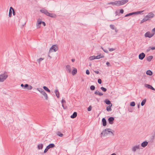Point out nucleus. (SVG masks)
Here are the masks:
<instances>
[{
    "label": "nucleus",
    "instance_id": "obj_5",
    "mask_svg": "<svg viewBox=\"0 0 155 155\" xmlns=\"http://www.w3.org/2000/svg\"><path fill=\"white\" fill-rule=\"evenodd\" d=\"M32 87L31 85H29L28 84H25L24 85V87L23 89H27L28 90H31L32 89Z\"/></svg>",
    "mask_w": 155,
    "mask_h": 155
},
{
    "label": "nucleus",
    "instance_id": "obj_29",
    "mask_svg": "<svg viewBox=\"0 0 155 155\" xmlns=\"http://www.w3.org/2000/svg\"><path fill=\"white\" fill-rule=\"evenodd\" d=\"M148 20V19L145 16L144 17V18L141 21L140 23L142 24L144 22Z\"/></svg>",
    "mask_w": 155,
    "mask_h": 155
},
{
    "label": "nucleus",
    "instance_id": "obj_39",
    "mask_svg": "<svg viewBox=\"0 0 155 155\" xmlns=\"http://www.w3.org/2000/svg\"><path fill=\"white\" fill-rule=\"evenodd\" d=\"M89 59H90V60H92L94 59H95V56H91L89 58Z\"/></svg>",
    "mask_w": 155,
    "mask_h": 155
},
{
    "label": "nucleus",
    "instance_id": "obj_9",
    "mask_svg": "<svg viewBox=\"0 0 155 155\" xmlns=\"http://www.w3.org/2000/svg\"><path fill=\"white\" fill-rule=\"evenodd\" d=\"M145 54L143 52H142L139 55V58L141 60H142L145 57Z\"/></svg>",
    "mask_w": 155,
    "mask_h": 155
},
{
    "label": "nucleus",
    "instance_id": "obj_53",
    "mask_svg": "<svg viewBox=\"0 0 155 155\" xmlns=\"http://www.w3.org/2000/svg\"><path fill=\"white\" fill-rule=\"evenodd\" d=\"M106 64L107 65V66L108 67L111 66V65L110 64V63L109 62H107L106 63Z\"/></svg>",
    "mask_w": 155,
    "mask_h": 155
},
{
    "label": "nucleus",
    "instance_id": "obj_8",
    "mask_svg": "<svg viewBox=\"0 0 155 155\" xmlns=\"http://www.w3.org/2000/svg\"><path fill=\"white\" fill-rule=\"evenodd\" d=\"M140 145L139 144L133 147L132 148V150L133 152H135L137 149H140Z\"/></svg>",
    "mask_w": 155,
    "mask_h": 155
},
{
    "label": "nucleus",
    "instance_id": "obj_18",
    "mask_svg": "<svg viewBox=\"0 0 155 155\" xmlns=\"http://www.w3.org/2000/svg\"><path fill=\"white\" fill-rule=\"evenodd\" d=\"M153 58V56L152 55L149 56L146 58L147 60V61L150 62L151 60Z\"/></svg>",
    "mask_w": 155,
    "mask_h": 155
},
{
    "label": "nucleus",
    "instance_id": "obj_34",
    "mask_svg": "<svg viewBox=\"0 0 155 155\" xmlns=\"http://www.w3.org/2000/svg\"><path fill=\"white\" fill-rule=\"evenodd\" d=\"M37 90L39 91L41 93H42L44 91V90L41 88H37Z\"/></svg>",
    "mask_w": 155,
    "mask_h": 155
},
{
    "label": "nucleus",
    "instance_id": "obj_49",
    "mask_svg": "<svg viewBox=\"0 0 155 155\" xmlns=\"http://www.w3.org/2000/svg\"><path fill=\"white\" fill-rule=\"evenodd\" d=\"M115 15H120V14L117 11H116L115 12Z\"/></svg>",
    "mask_w": 155,
    "mask_h": 155
},
{
    "label": "nucleus",
    "instance_id": "obj_55",
    "mask_svg": "<svg viewBox=\"0 0 155 155\" xmlns=\"http://www.w3.org/2000/svg\"><path fill=\"white\" fill-rule=\"evenodd\" d=\"M151 48V47H149L147 49V52H149V51H150V50H151V49H150V48Z\"/></svg>",
    "mask_w": 155,
    "mask_h": 155
},
{
    "label": "nucleus",
    "instance_id": "obj_13",
    "mask_svg": "<svg viewBox=\"0 0 155 155\" xmlns=\"http://www.w3.org/2000/svg\"><path fill=\"white\" fill-rule=\"evenodd\" d=\"M66 71L68 73H70L71 72V66L70 65H68L66 66Z\"/></svg>",
    "mask_w": 155,
    "mask_h": 155
},
{
    "label": "nucleus",
    "instance_id": "obj_20",
    "mask_svg": "<svg viewBox=\"0 0 155 155\" xmlns=\"http://www.w3.org/2000/svg\"><path fill=\"white\" fill-rule=\"evenodd\" d=\"M77 113L76 112H74L73 113V114L71 116V118L74 119V118H75L77 117Z\"/></svg>",
    "mask_w": 155,
    "mask_h": 155
},
{
    "label": "nucleus",
    "instance_id": "obj_46",
    "mask_svg": "<svg viewBox=\"0 0 155 155\" xmlns=\"http://www.w3.org/2000/svg\"><path fill=\"white\" fill-rule=\"evenodd\" d=\"M45 97V98L46 100H48V95L47 94L45 93V94L43 95Z\"/></svg>",
    "mask_w": 155,
    "mask_h": 155
},
{
    "label": "nucleus",
    "instance_id": "obj_36",
    "mask_svg": "<svg viewBox=\"0 0 155 155\" xmlns=\"http://www.w3.org/2000/svg\"><path fill=\"white\" fill-rule=\"evenodd\" d=\"M101 89L102 90V91L104 92L106 91L107 89L106 88L104 87H101Z\"/></svg>",
    "mask_w": 155,
    "mask_h": 155
},
{
    "label": "nucleus",
    "instance_id": "obj_15",
    "mask_svg": "<svg viewBox=\"0 0 155 155\" xmlns=\"http://www.w3.org/2000/svg\"><path fill=\"white\" fill-rule=\"evenodd\" d=\"M102 125L103 126H105L107 125V121L104 118H103L102 120Z\"/></svg>",
    "mask_w": 155,
    "mask_h": 155
},
{
    "label": "nucleus",
    "instance_id": "obj_60",
    "mask_svg": "<svg viewBox=\"0 0 155 155\" xmlns=\"http://www.w3.org/2000/svg\"><path fill=\"white\" fill-rule=\"evenodd\" d=\"M41 24H42L44 25V26H45L46 25V23L44 21H42Z\"/></svg>",
    "mask_w": 155,
    "mask_h": 155
},
{
    "label": "nucleus",
    "instance_id": "obj_47",
    "mask_svg": "<svg viewBox=\"0 0 155 155\" xmlns=\"http://www.w3.org/2000/svg\"><path fill=\"white\" fill-rule=\"evenodd\" d=\"M92 109V107L91 106H89V107L87 108V110L88 111H90Z\"/></svg>",
    "mask_w": 155,
    "mask_h": 155
},
{
    "label": "nucleus",
    "instance_id": "obj_21",
    "mask_svg": "<svg viewBox=\"0 0 155 155\" xmlns=\"http://www.w3.org/2000/svg\"><path fill=\"white\" fill-rule=\"evenodd\" d=\"M38 24H37V26H38L39 28L41 27V25L42 23V21L40 19H39L38 20Z\"/></svg>",
    "mask_w": 155,
    "mask_h": 155
},
{
    "label": "nucleus",
    "instance_id": "obj_24",
    "mask_svg": "<svg viewBox=\"0 0 155 155\" xmlns=\"http://www.w3.org/2000/svg\"><path fill=\"white\" fill-rule=\"evenodd\" d=\"M117 1H116L114 2H108L107 4V5L112 4L113 5H115L117 6Z\"/></svg>",
    "mask_w": 155,
    "mask_h": 155
},
{
    "label": "nucleus",
    "instance_id": "obj_59",
    "mask_svg": "<svg viewBox=\"0 0 155 155\" xmlns=\"http://www.w3.org/2000/svg\"><path fill=\"white\" fill-rule=\"evenodd\" d=\"M62 106L64 109H66V108L67 107H64V104H62Z\"/></svg>",
    "mask_w": 155,
    "mask_h": 155
},
{
    "label": "nucleus",
    "instance_id": "obj_25",
    "mask_svg": "<svg viewBox=\"0 0 155 155\" xmlns=\"http://www.w3.org/2000/svg\"><path fill=\"white\" fill-rule=\"evenodd\" d=\"M146 74L148 75H151L153 74V72L151 70H148L147 71Z\"/></svg>",
    "mask_w": 155,
    "mask_h": 155
},
{
    "label": "nucleus",
    "instance_id": "obj_22",
    "mask_svg": "<svg viewBox=\"0 0 155 155\" xmlns=\"http://www.w3.org/2000/svg\"><path fill=\"white\" fill-rule=\"evenodd\" d=\"M112 106V104H111V105H109L108 106L106 107V110L108 111H111L112 109L111 108V107Z\"/></svg>",
    "mask_w": 155,
    "mask_h": 155
},
{
    "label": "nucleus",
    "instance_id": "obj_61",
    "mask_svg": "<svg viewBox=\"0 0 155 155\" xmlns=\"http://www.w3.org/2000/svg\"><path fill=\"white\" fill-rule=\"evenodd\" d=\"M152 31L153 32V33H154V34L155 33V28L152 30Z\"/></svg>",
    "mask_w": 155,
    "mask_h": 155
},
{
    "label": "nucleus",
    "instance_id": "obj_40",
    "mask_svg": "<svg viewBox=\"0 0 155 155\" xmlns=\"http://www.w3.org/2000/svg\"><path fill=\"white\" fill-rule=\"evenodd\" d=\"M134 15L133 12L130 13L126 15L124 17H127L129 16L132 15Z\"/></svg>",
    "mask_w": 155,
    "mask_h": 155
},
{
    "label": "nucleus",
    "instance_id": "obj_45",
    "mask_svg": "<svg viewBox=\"0 0 155 155\" xmlns=\"http://www.w3.org/2000/svg\"><path fill=\"white\" fill-rule=\"evenodd\" d=\"M45 97V98L46 100H48V95L47 94L45 93V94L43 95Z\"/></svg>",
    "mask_w": 155,
    "mask_h": 155
},
{
    "label": "nucleus",
    "instance_id": "obj_42",
    "mask_svg": "<svg viewBox=\"0 0 155 155\" xmlns=\"http://www.w3.org/2000/svg\"><path fill=\"white\" fill-rule=\"evenodd\" d=\"M49 149V148L47 146L46 147V148H45V150H44V153H46L48 151V150Z\"/></svg>",
    "mask_w": 155,
    "mask_h": 155
},
{
    "label": "nucleus",
    "instance_id": "obj_26",
    "mask_svg": "<svg viewBox=\"0 0 155 155\" xmlns=\"http://www.w3.org/2000/svg\"><path fill=\"white\" fill-rule=\"evenodd\" d=\"M77 69L76 68H74L72 72V74L73 75H75L77 73Z\"/></svg>",
    "mask_w": 155,
    "mask_h": 155
},
{
    "label": "nucleus",
    "instance_id": "obj_17",
    "mask_svg": "<svg viewBox=\"0 0 155 155\" xmlns=\"http://www.w3.org/2000/svg\"><path fill=\"white\" fill-rule=\"evenodd\" d=\"M94 94H95L98 95L99 96H101L103 95V94L102 93L100 92L99 91L97 90L95 92Z\"/></svg>",
    "mask_w": 155,
    "mask_h": 155
},
{
    "label": "nucleus",
    "instance_id": "obj_35",
    "mask_svg": "<svg viewBox=\"0 0 155 155\" xmlns=\"http://www.w3.org/2000/svg\"><path fill=\"white\" fill-rule=\"evenodd\" d=\"M135 105V102L134 101H132L130 103V105L132 107H134Z\"/></svg>",
    "mask_w": 155,
    "mask_h": 155
},
{
    "label": "nucleus",
    "instance_id": "obj_4",
    "mask_svg": "<svg viewBox=\"0 0 155 155\" xmlns=\"http://www.w3.org/2000/svg\"><path fill=\"white\" fill-rule=\"evenodd\" d=\"M154 35V33H151L150 31H147L144 34V36L146 38H151Z\"/></svg>",
    "mask_w": 155,
    "mask_h": 155
},
{
    "label": "nucleus",
    "instance_id": "obj_63",
    "mask_svg": "<svg viewBox=\"0 0 155 155\" xmlns=\"http://www.w3.org/2000/svg\"><path fill=\"white\" fill-rule=\"evenodd\" d=\"M104 132H103V131L101 133V137H102V136H103V135L104 134Z\"/></svg>",
    "mask_w": 155,
    "mask_h": 155
},
{
    "label": "nucleus",
    "instance_id": "obj_41",
    "mask_svg": "<svg viewBox=\"0 0 155 155\" xmlns=\"http://www.w3.org/2000/svg\"><path fill=\"white\" fill-rule=\"evenodd\" d=\"M110 28L113 30H114L115 28V26L114 25H110Z\"/></svg>",
    "mask_w": 155,
    "mask_h": 155
},
{
    "label": "nucleus",
    "instance_id": "obj_11",
    "mask_svg": "<svg viewBox=\"0 0 155 155\" xmlns=\"http://www.w3.org/2000/svg\"><path fill=\"white\" fill-rule=\"evenodd\" d=\"M40 12L44 14H45V15H46L47 16H48V14L49 12H48V11L45 9H41L40 10Z\"/></svg>",
    "mask_w": 155,
    "mask_h": 155
},
{
    "label": "nucleus",
    "instance_id": "obj_31",
    "mask_svg": "<svg viewBox=\"0 0 155 155\" xmlns=\"http://www.w3.org/2000/svg\"><path fill=\"white\" fill-rule=\"evenodd\" d=\"M43 145L42 144H39L38 146V149H42L43 148Z\"/></svg>",
    "mask_w": 155,
    "mask_h": 155
},
{
    "label": "nucleus",
    "instance_id": "obj_52",
    "mask_svg": "<svg viewBox=\"0 0 155 155\" xmlns=\"http://www.w3.org/2000/svg\"><path fill=\"white\" fill-rule=\"evenodd\" d=\"M86 73L87 75H89L90 74V73L88 70H86Z\"/></svg>",
    "mask_w": 155,
    "mask_h": 155
},
{
    "label": "nucleus",
    "instance_id": "obj_1",
    "mask_svg": "<svg viewBox=\"0 0 155 155\" xmlns=\"http://www.w3.org/2000/svg\"><path fill=\"white\" fill-rule=\"evenodd\" d=\"M8 75L7 72H5L3 74L0 75V82H3L7 78Z\"/></svg>",
    "mask_w": 155,
    "mask_h": 155
},
{
    "label": "nucleus",
    "instance_id": "obj_32",
    "mask_svg": "<svg viewBox=\"0 0 155 155\" xmlns=\"http://www.w3.org/2000/svg\"><path fill=\"white\" fill-rule=\"evenodd\" d=\"M57 134L60 137H62L63 136V135L61 133V132L60 131H58L57 133Z\"/></svg>",
    "mask_w": 155,
    "mask_h": 155
},
{
    "label": "nucleus",
    "instance_id": "obj_12",
    "mask_svg": "<svg viewBox=\"0 0 155 155\" xmlns=\"http://www.w3.org/2000/svg\"><path fill=\"white\" fill-rule=\"evenodd\" d=\"M145 86L149 89H151L153 91H155V89L150 85L145 84Z\"/></svg>",
    "mask_w": 155,
    "mask_h": 155
},
{
    "label": "nucleus",
    "instance_id": "obj_16",
    "mask_svg": "<svg viewBox=\"0 0 155 155\" xmlns=\"http://www.w3.org/2000/svg\"><path fill=\"white\" fill-rule=\"evenodd\" d=\"M148 142L144 141L141 143V146L143 147H144L148 145Z\"/></svg>",
    "mask_w": 155,
    "mask_h": 155
},
{
    "label": "nucleus",
    "instance_id": "obj_48",
    "mask_svg": "<svg viewBox=\"0 0 155 155\" xmlns=\"http://www.w3.org/2000/svg\"><path fill=\"white\" fill-rule=\"evenodd\" d=\"M66 103V101L63 99H62L61 100V103L62 104H65Z\"/></svg>",
    "mask_w": 155,
    "mask_h": 155
},
{
    "label": "nucleus",
    "instance_id": "obj_10",
    "mask_svg": "<svg viewBox=\"0 0 155 155\" xmlns=\"http://www.w3.org/2000/svg\"><path fill=\"white\" fill-rule=\"evenodd\" d=\"M114 118L113 117H110L108 119V121L109 123L110 124H112L114 123Z\"/></svg>",
    "mask_w": 155,
    "mask_h": 155
},
{
    "label": "nucleus",
    "instance_id": "obj_62",
    "mask_svg": "<svg viewBox=\"0 0 155 155\" xmlns=\"http://www.w3.org/2000/svg\"><path fill=\"white\" fill-rule=\"evenodd\" d=\"M151 49V50H153L155 49V47H151V48H150Z\"/></svg>",
    "mask_w": 155,
    "mask_h": 155
},
{
    "label": "nucleus",
    "instance_id": "obj_44",
    "mask_svg": "<svg viewBox=\"0 0 155 155\" xmlns=\"http://www.w3.org/2000/svg\"><path fill=\"white\" fill-rule=\"evenodd\" d=\"M12 15V11L11 10H9L8 16L9 17H11Z\"/></svg>",
    "mask_w": 155,
    "mask_h": 155
},
{
    "label": "nucleus",
    "instance_id": "obj_37",
    "mask_svg": "<svg viewBox=\"0 0 155 155\" xmlns=\"http://www.w3.org/2000/svg\"><path fill=\"white\" fill-rule=\"evenodd\" d=\"M143 12V11H137V12H134L133 13H134V14H139Z\"/></svg>",
    "mask_w": 155,
    "mask_h": 155
},
{
    "label": "nucleus",
    "instance_id": "obj_27",
    "mask_svg": "<svg viewBox=\"0 0 155 155\" xmlns=\"http://www.w3.org/2000/svg\"><path fill=\"white\" fill-rule=\"evenodd\" d=\"M47 146L49 148V149L50 148H53L55 147V146L54 143H50L49 145H48Z\"/></svg>",
    "mask_w": 155,
    "mask_h": 155
},
{
    "label": "nucleus",
    "instance_id": "obj_28",
    "mask_svg": "<svg viewBox=\"0 0 155 155\" xmlns=\"http://www.w3.org/2000/svg\"><path fill=\"white\" fill-rule=\"evenodd\" d=\"M104 57V56L103 55H101V54L98 55L97 56H95V59H99L101 58H103Z\"/></svg>",
    "mask_w": 155,
    "mask_h": 155
},
{
    "label": "nucleus",
    "instance_id": "obj_3",
    "mask_svg": "<svg viewBox=\"0 0 155 155\" xmlns=\"http://www.w3.org/2000/svg\"><path fill=\"white\" fill-rule=\"evenodd\" d=\"M111 129L110 128H106L105 130H103V132H104V134L103 135V136H104L105 135V134H107L109 133H111L113 135H114V134L111 131H110Z\"/></svg>",
    "mask_w": 155,
    "mask_h": 155
},
{
    "label": "nucleus",
    "instance_id": "obj_14",
    "mask_svg": "<svg viewBox=\"0 0 155 155\" xmlns=\"http://www.w3.org/2000/svg\"><path fill=\"white\" fill-rule=\"evenodd\" d=\"M48 16L52 18H55L57 16L56 14L53 13H48Z\"/></svg>",
    "mask_w": 155,
    "mask_h": 155
},
{
    "label": "nucleus",
    "instance_id": "obj_30",
    "mask_svg": "<svg viewBox=\"0 0 155 155\" xmlns=\"http://www.w3.org/2000/svg\"><path fill=\"white\" fill-rule=\"evenodd\" d=\"M43 88L46 91L48 92L49 93L50 92V90L47 87L44 86L43 87Z\"/></svg>",
    "mask_w": 155,
    "mask_h": 155
},
{
    "label": "nucleus",
    "instance_id": "obj_64",
    "mask_svg": "<svg viewBox=\"0 0 155 155\" xmlns=\"http://www.w3.org/2000/svg\"><path fill=\"white\" fill-rule=\"evenodd\" d=\"M114 30H115V31L116 33H117L118 32V30L116 28Z\"/></svg>",
    "mask_w": 155,
    "mask_h": 155
},
{
    "label": "nucleus",
    "instance_id": "obj_43",
    "mask_svg": "<svg viewBox=\"0 0 155 155\" xmlns=\"http://www.w3.org/2000/svg\"><path fill=\"white\" fill-rule=\"evenodd\" d=\"M43 59L44 58H41L38 60V62L39 64H40V62L42 60H43Z\"/></svg>",
    "mask_w": 155,
    "mask_h": 155
},
{
    "label": "nucleus",
    "instance_id": "obj_38",
    "mask_svg": "<svg viewBox=\"0 0 155 155\" xmlns=\"http://www.w3.org/2000/svg\"><path fill=\"white\" fill-rule=\"evenodd\" d=\"M95 87L94 85H91L90 87V89L92 91H94L95 89Z\"/></svg>",
    "mask_w": 155,
    "mask_h": 155
},
{
    "label": "nucleus",
    "instance_id": "obj_7",
    "mask_svg": "<svg viewBox=\"0 0 155 155\" xmlns=\"http://www.w3.org/2000/svg\"><path fill=\"white\" fill-rule=\"evenodd\" d=\"M53 50L54 52H56L58 50V47L57 45H54L50 48V50Z\"/></svg>",
    "mask_w": 155,
    "mask_h": 155
},
{
    "label": "nucleus",
    "instance_id": "obj_2",
    "mask_svg": "<svg viewBox=\"0 0 155 155\" xmlns=\"http://www.w3.org/2000/svg\"><path fill=\"white\" fill-rule=\"evenodd\" d=\"M117 6H119L122 5L128 2V0H122L120 1H117Z\"/></svg>",
    "mask_w": 155,
    "mask_h": 155
},
{
    "label": "nucleus",
    "instance_id": "obj_56",
    "mask_svg": "<svg viewBox=\"0 0 155 155\" xmlns=\"http://www.w3.org/2000/svg\"><path fill=\"white\" fill-rule=\"evenodd\" d=\"M12 13L14 15H15V12L14 9H13L12 11Z\"/></svg>",
    "mask_w": 155,
    "mask_h": 155
},
{
    "label": "nucleus",
    "instance_id": "obj_57",
    "mask_svg": "<svg viewBox=\"0 0 155 155\" xmlns=\"http://www.w3.org/2000/svg\"><path fill=\"white\" fill-rule=\"evenodd\" d=\"M103 51L105 53H108V51L107 49H104Z\"/></svg>",
    "mask_w": 155,
    "mask_h": 155
},
{
    "label": "nucleus",
    "instance_id": "obj_23",
    "mask_svg": "<svg viewBox=\"0 0 155 155\" xmlns=\"http://www.w3.org/2000/svg\"><path fill=\"white\" fill-rule=\"evenodd\" d=\"M54 92L55 93L56 96L57 98H59V93L58 91V90L56 89L54 91Z\"/></svg>",
    "mask_w": 155,
    "mask_h": 155
},
{
    "label": "nucleus",
    "instance_id": "obj_6",
    "mask_svg": "<svg viewBox=\"0 0 155 155\" xmlns=\"http://www.w3.org/2000/svg\"><path fill=\"white\" fill-rule=\"evenodd\" d=\"M154 16V14L152 12L149 13L145 17L147 18L148 19V20L153 18Z\"/></svg>",
    "mask_w": 155,
    "mask_h": 155
},
{
    "label": "nucleus",
    "instance_id": "obj_50",
    "mask_svg": "<svg viewBox=\"0 0 155 155\" xmlns=\"http://www.w3.org/2000/svg\"><path fill=\"white\" fill-rule=\"evenodd\" d=\"M98 82L99 84H101L102 83V81L101 79H99L98 80Z\"/></svg>",
    "mask_w": 155,
    "mask_h": 155
},
{
    "label": "nucleus",
    "instance_id": "obj_54",
    "mask_svg": "<svg viewBox=\"0 0 155 155\" xmlns=\"http://www.w3.org/2000/svg\"><path fill=\"white\" fill-rule=\"evenodd\" d=\"M115 50V49L114 48H109V51H114Z\"/></svg>",
    "mask_w": 155,
    "mask_h": 155
},
{
    "label": "nucleus",
    "instance_id": "obj_58",
    "mask_svg": "<svg viewBox=\"0 0 155 155\" xmlns=\"http://www.w3.org/2000/svg\"><path fill=\"white\" fill-rule=\"evenodd\" d=\"M94 72H95V73H96L97 74H100L99 71H94Z\"/></svg>",
    "mask_w": 155,
    "mask_h": 155
},
{
    "label": "nucleus",
    "instance_id": "obj_19",
    "mask_svg": "<svg viewBox=\"0 0 155 155\" xmlns=\"http://www.w3.org/2000/svg\"><path fill=\"white\" fill-rule=\"evenodd\" d=\"M104 102L106 104L108 105H111V104H112L110 101L107 99H106L104 100Z\"/></svg>",
    "mask_w": 155,
    "mask_h": 155
},
{
    "label": "nucleus",
    "instance_id": "obj_33",
    "mask_svg": "<svg viewBox=\"0 0 155 155\" xmlns=\"http://www.w3.org/2000/svg\"><path fill=\"white\" fill-rule=\"evenodd\" d=\"M146 101V100L145 99L143 100L142 101L141 103V105L142 106H143L145 104Z\"/></svg>",
    "mask_w": 155,
    "mask_h": 155
},
{
    "label": "nucleus",
    "instance_id": "obj_51",
    "mask_svg": "<svg viewBox=\"0 0 155 155\" xmlns=\"http://www.w3.org/2000/svg\"><path fill=\"white\" fill-rule=\"evenodd\" d=\"M124 12V10L123 9H121L120 10V13H121V14H122Z\"/></svg>",
    "mask_w": 155,
    "mask_h": 155
}]
</instances>
